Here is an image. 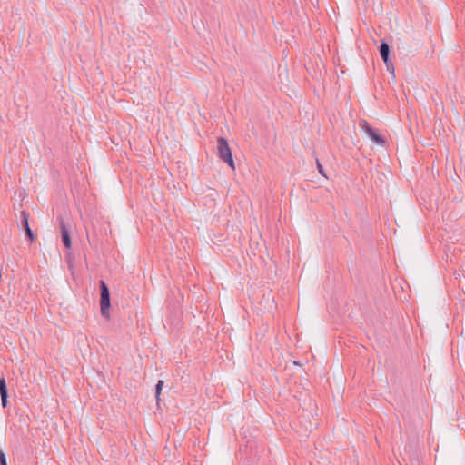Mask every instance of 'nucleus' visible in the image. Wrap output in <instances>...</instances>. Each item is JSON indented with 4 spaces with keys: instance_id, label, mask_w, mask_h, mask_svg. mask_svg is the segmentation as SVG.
<instances>
[{
    "instance_id": "1",
    "label": "nucleus",
    "mask_w": 465,
    "mask_h": 465,
    "mask_svg": "<svg viewBox=\"0 0 465 465\" xmlns=\"http://www.w3.org/2000/svg\"><path fill=\"white\" fill-rule=\"evenodd\" d=\"M217 153L232 170L235 169L231 148L228 144V141L223 137H220L217 141Z\"/></svg>"
},
{
    "instance_id": "2",
    "label": "nucleus",
    "mask_w": 465,
    "mask_h": 465,
    "mask_svg": "<svg viewBox=\"0 0 465 465\" xmlns=\"http://www.w3.org/2000/svg\"><path fill=\"white\" fill-rule=\"evenodd\" d=\"M100 288H101V300H100V308L101 314L105 318H110L109 308H110V292L107 285L104 281H100Z\"/></svg>"
},
{
    "instance_id": "3",
    "label": "nucleus",
    "mask_w": 465,
    "mask_h": 465,
    "mask_svg": "<svg viewBox=\"0 0 465 465\" xmlns=\"http://www.w3.org/2000/svg\"><path fill=\"white\" fill-rule=\"evenodd\" d=\"M359 125L374 143L379 145H383L385 143L384 139L378 134V133L368 124L367 121L361 120Z\"/></svg>"
},
{
    "instance_id": "4",
    "label": "nucleus",
    "mask_w": 465,
    "mask_h": 465,
    "mask_svg": "<svg viewBox=\"0 0 465 465\" xmlns=\"http://www.w3.org/2000/svg\"><path fill=\"white\" fill-rule=\"evenodd\" d=\"M380 54H381L382 60L386 64L387 67H389L390 65L392 66L391 63H390V60H389L390 46L387 43L382 42L381 44Z\"/></svg>"
},
{
    "instance_id": "5",
    "label": "nucleus",
    "mask_w": 465,
    "mask_h": 465,
    "mask_svg": "<svg viewBox=\"0 0 465 465\" xmlns=\"http://www.w3.org/2000/svg\"><path fill=\"white\" fill-rule=\"evenodd\" d=\"M21 215L25 232H33L28 223V214L25 212H22Z\"/></svg>"
},
{
    "instance_id": "6",
    "label": "nucleus",
    "mask_w": 465,
    "mask_h": 465,
    "mask_svg": "<svg viewBox=\"0 0 465 465\" xmlns=\"http://www.w3.org/2000/svg\"><path fill=\"white\" fill-rule=\"evenodd\" d=\"M21 215L25 232H33L28 223V214L25 212H22Z\"/></svg>"
},
{
    "instance_id": "7",
    "label": "nucleus",
    "mask_w": 465,
    "mask_h": 465,
    "mask_svg": "<svg viewBox=\"0 0 465 465\" xmlns=\"http://www.w3.org/2000/svg\"><path fill=\"white\" fill-rule=\"evenodd\" d=\"M163 386V381L161 380L158 381L156 387H155V397H156L157 401H159V396H160Z\"/></svg>"
},
{
    "instance_id": "8",
    "label": "nucleus",
    "mask_w": 465,
    "mask_h": 465,
    "mask_svg": "<svg viewBox=\"0 0 465 465\" xmlns=\"http://www.w3.org/2000/svg\"><path fill=\"white\" fill-rule=\"evenodd\" d=\"M7 393L6 382L4 378L0 379V395Z\"/></svg>"
},
{
    "instance_id": "9",
    "label": "nucleus",
    "mask_w": 465,
    "mask_h": 465,
    "mask_svg": "<svg viewBox=\"0 0 465 465\" xmlns=\"http://www.w3.org/2000/svg\"><path fill=\"white\" fill-rule=\"evenodd\" d=\"M63 235V242L64 244V246L67 248V249H70L71 248V238H70V234H62Z\"/></svg>"
},
{
    "instance_id": "10",
    "label": "nucleus",
    "mask_w": 465,
    "mask_h": 465,
    "mask_svg": "<svg viewBox=\"0 0 465 465\" xmlns=\"http://www.w3.org/2000/svg\"><path fill=\"white\" fill-rule=\"evenodd\" d=\"M0 465H7L5 454L0 450Z\"/></svg>"
},
{
    "instance_id": "11",
    "label": "nucleus",
    "mask_w": 465,
    "mask_h": 465,
    "mask_svg": "<svg viewBox=\"0 0 465 465\" xmlns=\"http://www.w3.org/2000/svg\"><path fill=\"white\" fill-rule=\"evenodd\" d=\"M7 398H8V394H1V402H2V406L3 408H5L6 405H7Z\"/></svg>"
},
{
    "instance_id": "12",
    "label": "nucleus",
    "mask_w": 465,
    "mask_h": 465,
    "mask_svg": "<svg viewBox=\"0 0 465 465\" xmlns=\"http://www.w3.org/2000/svg\"><path fill=\"white\" fill-rule=\"evenodd\" d=\"M316 163H317V168H318L319 173H320L322 176L326 177V174H325V173H324V171H323V167H322V165L321 164V163L319 162V160H317V161H316Z\"/></svg>"
},
{
    "instance_id": "13",
    "label": "nucleus",
    "mask_w": 465,
    "mask_h": 465,
    "mask_svg": "<svg viewBox=\"0 0 465 465\" xmlns=\"http://www.w3.org/2000/svg\"><path fill=\"white\" fill-rule=\"evenodd\" d=\"M30 242H34L36 239L37 234H26Z\"/></svg>"
},
{
    "instance_id": "14",
    "label": "nucleus",
    "mask_w": 465,
    "mask_h": 465,
    "mask_svg": "<svg viewBox=\"0 0 465 465\" xmlns=\"http://www.w3.org/2000/svg\"><path fill=\"white\" fill-rule=\"evenodd\" d=\"M63 232V233L67 232V231H66V229H65V227H64V226H63V227H62V232Z\"/></svg>"
}]
</instances>
